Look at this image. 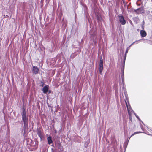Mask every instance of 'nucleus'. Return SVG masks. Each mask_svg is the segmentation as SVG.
I'll list each match as a JSON object with an SVG mask.
<instances>
[{
	"instance_id": "obj_12",
	"label": "nucleus",
	"mask_w": 152,
	"mask_h": 152,
	"mask_svg": "<svg viewBox=\"0 0 152 152\" xmlns=\"http://www.w3.org/2000/svg\"><path fill=\"white\" fill-rule=\"evenodd\" d=\"M134 43V42L129 47H128L127 48L126 50V54L128 52V50H129V48L131 46H132Z\"/></svg>"
},
{
	"instance_id": "obj_13",
	"label": "nucleus",
	"mask_w": 152,
	"mask_h": 152,
	"mask_svg": "<svg viewBox=\"0 0 152 152\" xmlns=\"http://www.w3.org/2000/svg\"><path fill=\"white\" fill-rule=\"evenodd\" d=\"M121 76L122 79V80H123L124 77V71L121 73Z\"/></svg>"
},
{
	"instance_id": "obj_2",
	"label": "nucleus",
	"mask_w": 152,
	"mask_h": 152,
	"mask_svg": "<svg viewBox=\"0 0 152 152\" xmlns=\"http://www.w3.org/2000/svg\"><path fill=\"white\" fill-rule=\"evenodd\" d=\"M99 66V74H102V71L103 69V60L102 57L100 59Z\"/></svg>"
},
{
	"instance_id": "obj_8",
	"label": "nucleus",
	"mask_w": 152,
	"mask_h": 152,
	"mask_svg": "<svg viewBox=\"0 0 152 152\" xmlns=\"http://www.w3.org/2000/svg\"><path fill=\"white\" fill-rule=\"evenodd\" d=\"M48 86H45L43 88L42 91L43 92L45 93H46L48 91Z\"/></svg>"
},
{
	"instance_id": "obj_14",
	"label": "nucleus",
	"mask_w": 152,
	"mask_h": 152,
	"mask_svg": "<svg viewBox=\"0 0 152 152\" xmlns=\"http://www.w3.org/2000/svg\"><path fill=\"white\" fill-rule=\"evenodd\" d=\"M128 105V109H129V107H130V106L129 105V106Z\"/></svg>"
},
{
	"instance_id": "obj_1",
	"label": "nucleus",
	"mask_w": 152,
	"mask_h": 152,
	"mask_svg": "<svg viewBox=\"0 0 152 152\" xmlns=\"http://www.w3.org/2000/svg\"><path fill=\"white\" fill-rule=\"evenodd\" d=\"M22 118L23 121L24 125L27 124L28 118L26 116V113L25 110L23 108L22 114Z\"/></svg>"
},
{
	"instance_id": "obj_4",
	"label": "nucleus",
	"mask_w": 152,
	"mask_h": 152,
	"mask_svg": "<svg viewBox=\"0 0 152 152\" xmlns=\"http://www.w3.org/2000/svg\"><path fill=\"white\" fill-rule=\"evenodd\" d=\"M143 9L142 7H140L137 10H135L134 12L137 14H139L142 12Z\"/></svg>"
},
{
	"instance_id": "obj_9",
	"label": "nucleus",
	"mask_w": 152,
	"mask_h": 152,
	"mask_svg": "<svg viewBox=\"0 0 152 152\" xmlns=\"http://www.w3.org/2000/svg\"><path fill=\"white\" fill-rule=\"evenodd\" d=\"M47 140L48 144H50L52 142V140L51 137H48L47 138Z\"/></svg>"
},
{
	"instance_id": "obj_10",
	"label": "nucleus",
	"mask_w": 152,
	"mask_h": 152,
	"mask_svg": "<svg viewBox=\"0 0 152 152\" xmlns=\"http://www.w3.org/2000/svg\"><path fill=\"white\" fill-rule=\"evenodd\" d=\"M38 136L41 138H42V132L39 131V130H38Z\"/></svg>"
},
{
	"instance_id": "obj_15",
	"label": "nucleus",
	"mask_w": 152,
	"mask_h": 152,
	"mask_svg": "<svg viewBox=\"0 0 152 152\" xmlns=\"http://www.w3.org/2000/svg\"><path fill=\"white\" fill-rule=\"evenodd\" d=\"M142 29H144V26H142Z\"/></svg>"
},
{
	"instance_id": "obj_5",
	"label": "nucleus",
	"mask_w": 152,
	"mask_h": 152,
	"mask_svg": "<svg viewBox=\"0 0 152 152\" xmlns=\"http://www.w3.org/2000/svg\"><path fill=\"white\" fill-rule=\"evenodd\" d=\"M140 34L141 37H144L146 36L147 33L146 31L143 30H141L140 31Z\"/></svg>"
},
{
	"instance_id": "obj_6",
	"label": "nucleus",
	"mask_w": 152,
	"mask_h": 152,
	"mask_svg": "<svg viewBox=\"0 0 152 152\" xmlns=\"http://www.w3.org/2000/svg\"><path fill=\"white\" fill-rule=\"evenodd\" d=\"M39 70L38 68L36 66H33L32 71L35 74L37 73L38 72Z\"/></svg>"
},
{
	"instance_id": "obj_3",
	"label": "nucleus",
	"mask_w": 152,
	"mask_h": 152,
	"mask_svg": "<svg viewBox=\"0 0 152 152\" xmlns=\"http://www.w3.org/2000/svg\"><path fill=\"white\" fill-rule=\"evenodd\" d=\"M119 21L122 25L125 24L126 23V20L124 19V17L122 15H119Z\"/></svg>"
},
{
	"instance_id": "obj_11",
	"label": "nucleus",
	"mask_w": 152,
	"mask_h": 152,
	"mask_svg": "<svg viewBox=\"0 0 152 152\" xmlns=\"http://www.w3.org/2000/svg\"><path fill=\"white\" fill-rule=\"evenodd\" d=\"M142 133V132H135L134 133H133L132 134V135H131V136L130 137V138L131 137H132V136H134L135 134H136L138 133Z\"/></svg>"
},
{
	"instance_id": "obj_16",
	"label": "nucleus",
	"mask_w": 152,
	"mask_h": 152,
	"mask_svg": "<svg viewBox=\"0 0 152 152\" xmlns=\"http://www.w3.org/2000/svg\"><path fill=\"white\" fill-rule=\"evenodd\" d=\"M99 17H97V20L99 19Z\"/></svg>"
},
{
	"instance_id": "obj_7",
	"label": "nucleus",
	"mask_w": 152,
	"mask_h": 152,
	"mask_svg": "<svg viewBox=\"0 0 152 152\" xmlns=\"http://www.w3.org/2000/svg\"><path fill=\"white\" fill-rule=\"evenodd\" d=\"M126 106L127 107V110L128 111L129 118L130 120L132 122V116H131V114L130 113V112H129V110L128 107V106L127 105V102H126Z\"/></svg>"
}]
</instances>
